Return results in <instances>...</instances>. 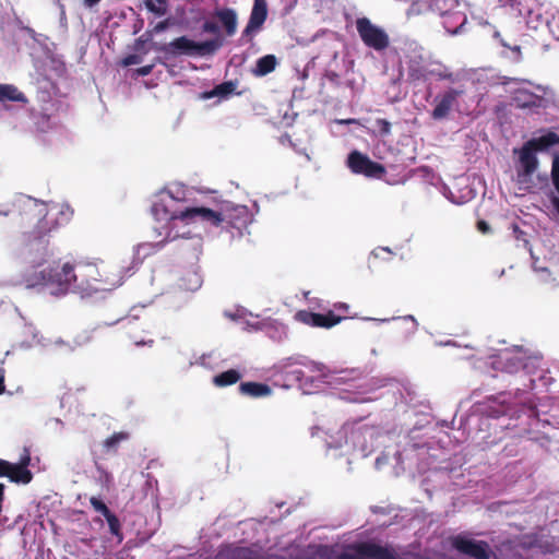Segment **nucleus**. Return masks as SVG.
I'll return each instance as SVG.
<instances>
[{
	"instance_id": "58836bf2",
	"label": "nucleus",
	"mask_w": 559,
	"mask_h": 559,
	"mask_svg": "<svg viewBox=\"0 0 559 559\" xmlns=\"http://www.w3.org/2000/svg\"><path fill=\"white\" fill-rule=\"evenodd\" d=\"M308 357L302 355H295L286 357L278 362V368L285 370L294 365L307 366Z\"/></svg>"
},
{
	"instance_id": "f03ea898",
	"label": "nucleus",
	"mask_w": 559,
	"mask_h": 559,
	"mask_svg": "<svg viewBox=\"0 0 559 559\" xmlns=\"http://www.w3.org/2000/svg\"><path fill=\"white\" fill-rule=\"evenodd\" d=\"M98 276L99 272L91 263L72 264L66 262L62 265L57 264L35 272L26 277L25 282L27 288L40 286L43 292L55 297H63L69 293H73L80 294L82 298H85L97 292L112 289L96 286L94 283L102 282Z\"/></svg>"
},
{
	"instance_id": "864d4df0",
	"label": "nucleus",
	"mask_w": 559,
	"mask_h": 559,
	"mask_svg": "<svg viewBox=\"0 0 559 559\" xmlns=\"http://www.w3.org/2000/svg\"><path fill=\"white\" fill-rule=\"evenodd\" d=\"M318 381L321 382L320 377L319 378H314V377H306L305 376L302 382L300 383V386L302 389H306V388H317L316 383Z\"/></svg>"
},
{
	"instance_id": "c85d7f7f",
	"label": "nucleus",
	"mask_w": 559,
	"mask_h": 559,
	"mask_svg": "<svg viewBox=\"0 0 559 559\" xmlns=\"http://www.w3.org/2000/svg\"><path fill=\"white\" fill-rule=\"evenodd\" d=\"M430 11L439 14V16H443L450 10L461 7H466L465 3H461L459 0H428Z\"/></svg>"
},
{
	"instance_id": "79ce46f5",
	"label": "nucleus",
	"mask_w": 559,
	"mask_h": 559,
	"mask_svg": "<svg viewBox=\"0 0 559 559\" xmlns=\"http://www.w3.org/2000/svg\"><path fill=\"white\" fill-rule=\"evenodd\" d=\"M152 39H153L152 32L146 31L145 33H143L140 37H138L134 40V46H133L134 50L135 51H142V52L146 53L145 45L147 43H151Z\"/></svg>"
},
{
	"instance_id": "bf43d9fd",
	"label": "nucleus",
	"mask_w": 559,
	"mask_h": 559,
	"mask_svg": "<svg viewBox=\"0 0 559 559\" xmlns=\"http://www.w3.org/2000/svg\"><path fill=\"white\" fill-rule=\"evenodd\" d=\"M264 322H251L246 321V329L247 330H253V331H261L264 328Z\"/></svg>"
},
{
	"instance_id": "a878e982",
	"label": "nucleus",
	"mask_w": 559,
	"mask_h": 559,
	"mask_svg": "<svg viewBox=\"0 0 559 559\" xmlns=\"http://www.w3.org/2000/svg\"><path fill=\"white\" fill-rule=\"evenodd\" d=\"M277 66V58L274 55H265L260 57L252 69V74L262 78L273 72Z\"/></svg>"
},
{
	"instance_id": "a211bd4d",
	"label": "nucleus",
	"mask_w": 559,
	"mask_h": 559,
	"mask_svg": "<svg viewBox=\"0 0 559 559\" xmlns=\"http://www.w3.org/2000/svg\"><path fill=\"white\" fill-rule=\"evenodd\" d=\"M465 7L453 8L447 14L441 16L442 26L450 35H459L464 33V27L467 24V16L464 12Z\"/></svg>"
},
{
	"instance_id": "c03bdc74",
	"label": "nucleus",
	"mask_w": 559,
	"mask_h": 559,
	"mask_svg": "<svg viewBox=\"0 0 559 559\" xmlns=\"http://www.w3.org/2000/svg\"><path fill=\"white\" fill-rule=\"evenodd\" d=\"M443 195L453 204H456V205H462L464 203H466L469 199H472L474 195H469V197H464V195H461V197H456L451 190L450 188H444V191H443Z\"/></svg>"
},
{
	"instance_id": "412c9836",
	"label": "nucleus",
	"mask_w": 559,
	"mask_h": 559,
	"mask_svg": "<svg viewBox=\"0 0 559 559\" xmlns=\"http://www.w3.org/2000/svg\"><path fill=\"white\" fill-rule=\"evenodd\" d=\"M238 390L240 394L253 399L266 397L273 393L272 388L267 383L258 381L240 382Z\"/></svg>"
},
{
	"instance_id": "4c0bfd02",
	"label": "nucleus",
	"mask_w": 559,
	"mask_h": 559,
	"mask_svg": "<svg viewBox=\"0 0 559 559\" xmlns=\"http://www.w3.org/2000/svg\"><path fill=\"white\" fill-rule=\"evenodd\" d=\"M429 73L433 76H437L440 80H448L451 83H455L457 81V75L453 72L449 71L448 68L439 64L436 68H432Z\"/></svg>"
},
{
	"instance_id": "09e8293b",
	"label": "nucleus",
	"mask_w": 559,
	"mask_h": 559,
	"mask_svg": "<svg viewBox=\"0 0 559 559\" xmlns=\"http://www.w3.org/2000/svg\"><path fill=\"white\" fill-rule=\"evenodd\" d=\"M374 124L377 126L379 133L381 135H389L391 133V122L383 118H378L374 121Z\"/></svg>"
},
{
	"instance_id": "8fccbe9b",
	"label": "nucleus",
	"mask_w": 559,
	"mask_h": 559,
	"mask_svg": "<svg viewBox=\"0 0 559 559\" xmlns=\"http://www.w3.org/2000/svg\"><path fill=\"white\" fill-rule=\"evenodd\" d=\"M53 3L58 7L59 10V23L60 26L66 28L67 27V14H66V8L61 0H52Z\"/></svg>"
},
{
	"instance_id": "7ed1b4c3",
	"label": "nucleus",
	"mask_w": 559,
	"mask_h": 559,
	"mask_svg": "<svg viewBox=\"0 0 559 559\" xmlns=\"http://www.w3.org/2000/svg\"><path fill=\"white\" fill-rule=\"evenodd\" d=\"M21 209L22 221L28 225H33L32 231H25L20 238V242L14 249L15 258L24 264L32 267L43 265L53 255L52 249L49 248L47 222L45 221L47 211L44 202L27 195L17 198Z\"/></svg>"
},
{
	"instance_id": "f8f14e48",
	"label": "nucleus",
	"mask_w": 559,
	"mask_h": 559,
	"mask_svg": "<svg viewBox=\"0 0 559 559\" xmlns=\"http://www.w3.org/2000/svg\"><path fill=\"white\" fill-rule=\"evenodd\" d=\"M347 167L354 174L369 178H381L385 174V167L357 150H353L346 159Z\"/></svg>"
},
{
	"instance_id": "f704fd0d",
	"label": "nucleus",
	"mask_w": 559,
	"mask_h": 559,
	"mask_svg": "<svg viewBox=\"0 0 559 559\" xmlns=\"http://www.w3.org/2000/svg\"><path fill=\"white\" fill-rule=\"evenodd\" d=\"M105 520L108 524V528L111 535L117 537L118 543H121L123 539V534L121 532V523L118 516L114 512H111L105 516Z\"/></svg>"
},
{
	"instance_id": "680f3d73",
	"label": "nucleus",
	"mask_w": 559,
	"mask_h": 559,
	"mask_svg": "<svg viewBox=\"0 0 559 559\" xmlns=\"http://www.w3.org/2000/svg\"><path fill=\"white\" fill-rule=\"evenodd\" d=\"M136 318H138V316H136V314H129V316H127V317L119 318V319H117V320H115V321H111V322H105V323H104V325L112 326V325H115V324H117V323H119V322H122V321H126V320H127L128 322H130L131 320L136 319Z\"/></svg>"
},
{
	"instance_id": "423d86ee",
	"label": "nucleus",
	"mask_w": 559,
	"mask_h": 559,
	"mask_svg": "<svg viewBox=\"0 0 559 559\" xmlns=\"http://www.w3.org/2000/svg\"><path fill=\"white\" fill-rule=\"evenodd\" d=\"M540 355L523 356L509 352L498 355L492 365L496 369L506 373H518L523 371L528 377V383H524V391L546 389L550 384L551 377L548 371L540 369Z\"/></svg>"
},
{
	"instance_id": "0eeeda50",
	"label": "nucleus",
	"mask_w": 559,
	"mask_h": 559,
	"mask_svg": "<svg viewBox=\"0 0 559 559\" xmlns=\"http://www.w3.org/2000/svg\"><path fill=\"white\" fill-rule=\"evenodd\" d=\"M211 212L214 216L202 217L200 223L230 233V239L241 238L243 230L252 223V215L246 205L226 202L219 211L211 209Z\"/></svg>"
},
{
	"instance_id": "f257e3e1",
	"label": "nucleus",
	"mask_w": 559,
	"mask_h": 559,
	"mask_svg": "<svg viewBox=\"0 0 559 559\" xmlns=\"http://www.w3.org/2000/svg\"><path fill=\"white\" fill-rule=\"evenodd\" d=\"M189 190L183 183H171L158 191L152 199L151 214L158 226L153 227L156 237H163L155 242L138 245L135 249V265L141 263L153 252L162 250L166 243L182 240L181 250H193L198 258L202 246V238L190 228L201 222L202 217H213L214 214L206 206L188 205Z\"/></svg>"
},
{
	"instance_id": "dca6fc26",
	"label": "nucleus",
	"mask_w": 559,
	"mask_h": 559,
	"mask_svg": "<svg viewBox=\"0 0 559 559\" xmlns=\"http://www.w3.org/2000/svg\"><path fill=\"white\" fill-rule=\"evenodd\" d=\"M31 460L29 450L24 448L19 461L15 463L11 462L10 472L7 475L9 480L20 485L29 484L33 479V473L28 468Z\"/></svg>"
},
{
	"instance_id": "473e14b6",
	"label": "nucleus",
	"mask_w": 559,
	"mask_h": 559,
	"mask_svg": "<svg viewBox=\"0 0 559 559\" xmlns=\"http://www.w3.org/2000/svg\"><path fill=\"white\" fill-rule=\"evenodd\" d=\"M129 438L127 432L120 431L115 432L110 437L104 440L103 448L107 453H116L120 443Z\"/></svg>"
},
{
	"instance_id": "72a5a7b5",
	"label": "nucleus",
	"mask_w": 559,
	"mask_h": 559,
	"mask_svg": "<svg viewBox=\"0 0 559 559\" xmlns=\"http://www.w3.org/2000/svg\"><path fill=\"white\" fill-rule=\"evenodd\" d=\"M144 5L147 11L160 17L167 13L168 0H144Z\"/></svg>"
},
{
	"instance_id": "e2e57ef3",
	"label": "nucleus",
	"mask_w": 559,
	"mask_h": 559,
	"mask_svg": "<svg viewBox=\"0 0 559 559\" xmlns=\"http://www.w3.org/2000/svg\"><path fill=\"white\" fill-rule=\"evenodd\" d=\"M3 360L0 361V395L5 392V384H4V378H5V370L2 367Z\"/></svg>"
},
{
	"instance_id": "aec40b11",
	"label": "nucleus",
	"mask_w": 559,
	"mask_h": 559,
	"mask_svg": "<svg viewBox=\"0 0 559 559\" xmlns=\"http://www.w3.org/2000/svg\"><path fill=\"white\" fill-rule=\"evenodd\" d=\"M32 60L37 74L36 85L38 100L47 103L51 99L56 85L47 75L40 72L41 67H39V61L34 57V53H32Z\"/></svg>"
},
{
	"instance_id": "49530a36",
	"label": "nucleus",
	"mask_w": 559,
	"mask_h": 559,
	"mask_svg": "<svg viewBox=\"0 0 559 559\" xmlns=\"http://www.w3.org/2000/svg\"><path fill=\"white\" fill-rule=\"evenodd\" d=\"M143 61V58L139 53H128L121 59V66L122 67H130L140 64Z\"/></svg>"
},
{
	"instance_id": "2eb2a0df",
	"label": "nucleus",
	"mask_w": 559,
	"mask_h": 559,
	"mask_svg": "<svg viewBox=\"0 0 559 559\" xmlns=\"http://www.w3.org/2000/svg\"><path fill=\"white\" fill-rule=\"evenodd\" d=\"M269 10L266 0H253V5L248 23L241 33V40L251 41L261 32L267 19Z\"/></svg>"
},
{
	"instance_id": "774afa93",
	"label": "nucleus",
	"mask_w": 559,
	"mask_h": 559,
	"mask_svg": "<svg viewBox=\"0 0 559 559\" xmlns=\"http://www.w3.org/2000/svg\"><path fill=\"white\" fill-rule=\"evenodd\" d=\"M53 344H55L56 346H66V347H68V350H69V352H73V350H74V348H75V346L70 345L69 343H67L66 341H63V340H62V338H60V337H59V338H57V340L53 342Z\"/></svg>"
},
{
	"instance_id": "9b49d317",
	"label": "nucleus",
	"mask_w": 559,
	"mask_h": 559,
	"mask_svg": "<svg viewBox=\"0 0 559 559\" xmlns=\"http://www.w3.org/2000/svg\"><path fill=\"white\" fill-rule=\"evenodd\" d=\"M356 29L362 43L374 50H383L390 44L386 32L366 16L356 20Z\"/></svg>"
},
{
	"instance_id": "a19ab883",
	"label": "nucleus",
	"mask_w": 559,
	"mask_h": 559,
	"mask_svg": "<svg viewBox=\"0 0 559 559\" xmlns=\"http://www.w3.org/2000/svg\"><path fill=\"white\" fill-rule=\"evenodd\" d=\"M307 368L310 369V371L312 372H320V379H321V383H325L326 382V378H328V373L325 372L326 371V366L322 362H319V361H314V360H311L308 358V361H307Z\"/></svg>"
},
{
	"instance_id": "2f4dec72",
	"label": "nucleus",
	"mask_w": 559,
	"mask_h": 559,
	"mask_svg": "<svg viewBox=\"0 0 559 559\" xmlns=\"http://www.w3.org/2000/svg\"><path fill=\"white\" fill-rule=\"evenodd\" d=\"M202 275L193 270L181 278L180 287L186 290L195 292L202 286Z\"/></svg>"
},
{
	"instance_id": "5fc2aeb1",
	"label": "nucleus",
	"mask_w": 559,
	"mask_h": 559,
	"mask_svg": "<svg viewBox=\"0 0 559 559\" xmlns=\"http://www.w3.org/2000/svg\"><path fill=\"white\" fill-rule=\"evenodd\" d=\"M547 197L554 213L559 216V197H556L554 192H549Z\"/></svg>"
},
{
	"instance_id": "6e6d98bb",
	"label": "nucleus",
	"mask_w": 559,
	"mask_h": 559,
	"mask_svg": "<svg viewBox=\"0 0 559 559\" xmlns=\"http://www.w3.org/2000/svg\"><path fill=\"white\" fill-rule=\"evenodd\" d=\"M23 31L28 35V37L34 41L35 39H40V40H45V35L44 34H40V33H37L35 29H33L32 27H24Z\"/></svg>"
},
{
	"instance_id": "9d476101",
	"label": "nucleus",
	"mask_w": 559,
	"mask_h": 559,
	"mask_svg": "<svg viewBox=\"0 0 559 559\" xmlns=\"http://www.w3.org/2000/svg\"><path fill=\"white\" fill-rule=\"evenodd\" d=\"M452 547L461 555L472 559H500L490 544L466 534H457L452 538Z\"/></svg>"
},
{
	"instance_id": "37998d69",
	"label": "nucleus",
	"mask_w": 559,
	"mask_h": 559,
	"mask_svg": "<svg viewBox=\"0 0 559 559\" xmlns=\"http://www.w3.org/2000/svg\"><path fill=\"white\" fill-rule=\"evenodd\" d=\"M90 503L93 509L100 513L104 518L111 513L112 511L107 507V504L98 497H92L90 499Z\"/></svg>"
},
{
	"instance_id": "ea45409f",
	"label": "nucleus",
	"mask_w": 559,
	"mask_h": 559,
	"mask_svg": "<svg viewBox=\"0 0 559 559\" xmlns=\"http://www.w3.org/2000/svg\"><path fill=\"white\" fill-rule=\"evenodd\" d=\"M96 473L97 475L95 476L97 483L102 486V487H105V488H108L109 485L111 484L112 481V476L109 472H107L102 465L99 464H96Z\"/></svg>"
},
{
	"instance_id": "13d9d810",
	"label": "nucleus",
	"mask_w": 559,
	"mask_h": 559,
	"mask_svg": "<svg viewBox=\"0 0 559 559\" xmlns=\"http://www.w3.org/2000/svg\"><path fill=\"white\" fill-rule=\"evenodd\" d=\"M10 467L11 462L0 459V477H7Z\"/></svg>"
},
{
	"instance_id": "a18cd8bd",
	"label": "nucleus",
	"mask_w": 559,
	"mask_h": 559,
	"mask_svg": "<svg viewBox=\"0 0 559 559\" xmlns=\"http://www.w3.org/2000/svg\"><path fill=\"white\" fill-rule=\"evenodd\" d=\"M247 314L249 316H253L252 312H249L246 308L243 307H238L235 311H229V310H225L224 311V316L233 321H237L243 317H246Z\"/></svg>"
},
{
	"instance_id": "39448f33",
	"label": "nucleus",
	"mask_w": 559,
	"mask_h": 559,
	"mask_svg": "<svg viewBox=\"0 0 559 559\" xmlns=\"http://www.w3.org/2000/svg\"><path fill=\"white\" fill-rule=\"evenodd\" d=\"M381 438L383 436L376 427L358 421L345 424L335 436H330L325 442L329 449L344 448L343 454L365 459L376 450Z\"/></svg>"
},
{
	"instance_id": "338daca9",
	"label": "nucleus",
	"mask_w": 559,
	"mask_h": 559,
	"mask_svg": "<svg viewBox=\"0 0 559 559\" xmlns=\"http://www.w3.org/2000/svg\"><path fill=\"white\" fill-rule=\"evenodd\" d=\"M477 228L483 234H487L490 230L489 224L486 221H483V219L477 222Z\"/></svg>"
},
{
	"instance_id": "052dcab7",
	"label": "nucleus",
	"mask_w": 559,
	"mask_h": 559,
	"mask_svg": "<svg viewBox=\"0 0 559 559\" xmlns=\"http://www.w3.org/2000/svg\"><path fill=\"white\" fill-rule=\"evenodd\" d=\"M325 78L331 82L332 84L340 85V75L335 71H328L325 73Z\"/></svg>"
},
{
	"instance_id": "1a4fd4ad",
	"label": "nucleus",
	"mask_w": 559,
	"mask_h": 559,
	"mask_svg": "<svg viewBox=\"0 0 559 559\" xmlns=\"http://www.w3.org/2000/svg\"><path fill=\"white\" fill-rule=\"evenodd\" d=\"M337 559H428L415 554L397 555L389 546L372 540L355 543L344 549Z\"/></svg>"
},
{
	"instance_id": "7c9ffc66",
	"label": "nucleus",
	"mask_w": 559,
	"mask_h": 559,
	"mask_svg": "<svg viewBox=\"0 0 559 559\" xmlns=\"http://www.w3.org/2000/svg\"><path fill=\"white\" fill-rule=\"evenodd\" d=\"M201 29L203 33L212 34L214 35L210 39H217L221 44L218 46V50L224 46L225 44V36L222 33L221 26L218 25L217 20H211L207 19L203 22Z\"/></svg>"
},
{
	"instance_id": "b1692460",
	"label": "nucleus",
	"mask_w": 559,
	"mask_h": 559,
	"mask_svg": "<svg viewBox=\"0 0 559 559\" xmlns=\"http://www.w3.org/2000/svg\"><path fill=\"white\" fill-rule=\"evenodd\" d=\"M29 48L32 49V53H34V57L38 59L39 61V67H41V60H40V57H37L36 56V49H38V51H40L41 56L47 59V60H50L51 62H56V57H55V44L51 43L49 40V38L45 35V40H40L39 38L38 39H35L33 41V45H29Z\"/></svg>"
},
{
	"instance_id": "4be33fe9",
	"label": "nucleus",
	"mask_w": 559,
	"mask_h": 559,
	"mask_svg": "<svg viewBox=\"0 0 559 559\" xmlns=\"http://www.w3.org/2000/svg\"><path fill=\"white\" fill-rule=\"evenodd\" d=\"M236 88H237V81H231V80L224 81V82L215 85L212 90L202 92L200 95V98L204 99V100L211 99L214 97H218L221 99H226L235 93Z\"/></svg>"
},
{
	"instance_id": "69168bd1",
	"label": "nucleus",
	"mask_w": 559,
	"mask_h": 559,
	"mask_svg": "<svg viewBox=\"0 0 559 559\" xmlns=\"http://www.w3.org/2000/svg\"><path fill=\"white\" fill-rule=\"evenodd\" d=\"M388 464V456L385 454H381L377 456L374 466L376 468H381L383 465Z\"/></svg>"
},
{
	"instance_id": "0e129e2a",
	"label": "nucleus",
	"mask_w": 559,
	"mask_h": 559,
	"mask_svg": "<svg viewBox=\"0 0 559 559\" xmlns=\"http://www.w3.org/2000/svg\"><path fill=\"white\" fill-rule=\"evenodd\" d=\"M211 357V354H202L195 361H191L190 365H199L202 367H207V358Z\"/></svg>"
},
{
	"instance_id": "4d7b16f0",
	"label": "nucleus",
	"mask_w": 559,
	"mask_h": 559,
	"mask_svg": "<svg viewBox=\"0 0 559 559\" xmlns=\"http://www.w3.org/2000/svg\"><path fill=\"white\" fill-rule=\"evenodd\" d=\"M153 69H154V64L153 63L152 64H146V66H142V67L138 68L135 70V73H136L138 76H147V75H150L152 73Z\"/></svg>"
},
{
	"instance_id": "20e7f679",
	"label": "nucleus",
	"mask_w": 559,
	"mask_h": 559,
	"mask_svg": "<svg viewBox=\"0 0 559 559\" xmlns=\"http://www.w3.org/2000/svg\"><path fill=\"white\" fill-rule=\"evenodd\" d=\"M551 152L550 178L556 197H559V134L551 129L543 130L538 136L525 141L522 146L512 150L514 156L515 181L520 188L533 186V176L539 167L538 153Z\"/></svg>"
},
{
	"instance_id": "ddd939ff",
	"label": "nucleus",
	"mask_w": 559,
	"mask_h": 559,
	"mask_svg": "<svg viewBox=\"0 0 559 559\" xmlns=\"http://www.w3.org/2000/svg\"><path fill=\"white\" fill-rule=\"evenodd\" d=\"M465 94L462 87H449L443 93L438 94L433 99V109L430 117L436 121H441L449 117L450 112L459 107V98Z\"/></svg>"
},
{
	"instance_id": "5701e85b",
	"label": "nucleus",
	"mask_w": 559,
	"mask_h": 559,
	"mask_svg": "<svg viewBox=\"0 0 559 559\" xmlns=\"http://www.w3.org/2000/svg\"><path fill=\"white\" fill-rule=\"evenodd\" d=\"M519 108H539L546 107L545 98L525 90H519L515 96Z\"/></svg>"
},
{
	"instance_id": "c9c22d12",
	"label": "nucleus",
	"mask_w": 559,
	"mask_h": 559,
	"mask_svg": "<svg viewBox=\"0 0 559 559\" xmlns=\"http://www.w3.org/2000/svg\"><path fill=\"white\" fill-rule=\"evenodd\" d=\"M493 38L499 40L500 45L507 49H509L511 51V58L513 60H520V57H521V46L515 44V43H509L503 37H501V34L500 32L498 31H495L493 32Z\"/></svg>"
},
{
	"instance_id": "6ab92c4d",
	"label": "nucleus",
	"mask_w": 559,
	"mask_h": 559,
	"mask_svg": "<svg viewBox=\"0 0 559 559\" xmlns=\"http://www.w3.org/2000/svg\"><path fill=\"white\" fill-rule=\"evenodd\" d=\"M213 16L217 20L221 29L225 32L226 36L231 37L236 34L238 14L235 9L228 7L216 8Z\"/></svg>"
},
{
	"instance_id": "de8ad7c7",
	"label": "nucleus",
	"mask_w": 559,
	"mask_h": 559,
	"mask_svg": "<svg viewBox=\"0 0 559 559\" xmlns=\"http://www.w3.org/2000/svg\"><path fill=\"white\" fill-rule=\"evenodd\" d=\"M72 211L69 205H62L60 209H58V214L60 215V218H57L58 225H63L68 223L72 216Z\"/></svg>"
},
{
	"instance_id": "cd10ccee",
	"label": "nucleus",
	"mask_w": 559,
	"mask_h": 559,
	"mask_svg": "<svg viewBox=\"0 0 559 559\" xmlns=\"http://www.w3.org/2000/svg\"><path fill=\"white\" fill-rule=\"evenodd\" d=\"M15 102L26 104V96L12 84L0 83V103Z\"/></svg>"
},
{
	"instance_id": "f3484780",
	"label": "nucleus",
	"mask_w": 559,
	"mask_h": 559,
	"mask_svg": "<svg viewBox=\"0 0 559 559\" xmlns=\"http://www.w3.org/2000/svg\"><path fill=\"white\" fill-rule=\"evenodd\" d=\"M295 319L299 322H302L309 326L313 328H325L330 329L335 326L341 322V318L335 316L332 311L326 314L308 311V310H299L295 314Z\"/></svg>"
},
{
	"instance_id": "3c124183",
	"label": "nucleus",
	"mask_w": 559,
	"mask_h": 559,
	"mask_svg": "<svg viewBox=\"0 0 559 559\" xmlns=\"http://www.w3.org/2000/svg\"><path fill=\"white\" fill-rule=\"evenodd\" d=\"M486 413H487L490 417L499 418L500 416L506 415L507 409H506V407H504V406H502V405H498V406H495V407H489L488 409H486Z\"/></svg>"
},
{
	"instance_id": "393cba45",
	"label": "nucleus",
	"mask_w": 559,
	"mask_h": 559,
	"mask_svg": "<svg viewBox=\"0 0 559 559\" xmlns=\"http://www.w3.org/2000/svg\"><path fill=\"white\" fill-rule=\"evenodd\" d=\"M228 559H286L283 556L270 554L261 555L249 547H236L227 557Z\"/></svg>"
},
{
	"instance_id": "bb28decb",
	"label": "nucleus",
	"mask_w": 559,
	"mask_h": 559,
	"mask_svg": "<svg viewBox=\"0 0 559 559\" xmlns=\"http://www.w3.org/2000/svg\"><path fill=\"white\" fill-rule=\"evenodd\" d=\"M242 378L241 372L238 369L230 368L222 371L212 378V383L217 388H226L236 384Z\"/></svg>"
},
{
	"instance_id": "6e6552de",
	"label": "nucleus",
	"mask_w": 559,
	"mask_h": 559,
	"mask_svg": "<svg viewBox=\"0 0 559 559\" xmlns=\"http://www.w3.org/2000/svg\"><path fill=\"white\" fill-rule=\"evenodd\" d=\"M219 44L217 39L194 40L187 35H182L169 43H152V49L173 58L181 56L205 58L215 55L218 51Z\"/></svg>"
},
{
	"instance_id": "603ef678",
	"label": "nucleus",
	"mask_w": 559,
	"mask_h": 559,
	"mask_svg": "<svg viewBox=\"0 0 559 559\" xmlns=\"http://www.w3.org/2000/svg\"><path fill=\"white\" fill-rule=\"evenodd\" d=\"M170 25H171L170 20L166 19V20L157 22L151 32H152V34H159V33H163L166 29H168Z\"/></svg>"
},
{
	"instance_id": "4468645a",
	"label": "nucleus",
	"mask_w": 559,
	"mask_h": 559,
	"mask_svg": "<svg viewBox=\"0 0 559 559\" xmlns=\"http://www.w3.org/2000/svg\"><path fill=\"white\" fill-rule=\"evenodd\" d=\"M403 391L404 392H400V395L404 403L408 405L411 408L406 411V414L408 415V417H411L412 415L418 417L417 420L413 424V426L409 427L407 430L409 432L420 430L430 424V416L428 413L424 411L417 412L416 407L423 406L427 408V405H425L424 401L418 399L416 392L414 391L413 386L409 383L403 384Z\"/></svg>"
},
{
	"instance_id": "c756f323",
	"label": "nucleus",
	"mask_w": 559,
	"mask_h": 559,
	"mask_svg": "<svg viewBox=\"0 0 559 559\" xmlns=\"http://www.w3.org/2000/svg\"><path fill=\"white\" fill-rule=\"evenodd\" d=\"M364 320L366 321H374L377 323H386V322H390V321H394V320H403V321H411L412 322V328L408 329L406 332H405V337L406 338H411L412 336L415 335L416 331H417V328H418V321L416 320V318L413 316V314H406V316H401V317H392V318H384V319H376V318H364Z\"/></svg>"
},
{
	"instance_id": "e433bc0d",
	"label": "nucleus",
	"mask_w": 559,
	"mask_h": 559,
	"mask_svg": "<svg viewBox=\"0 0 559 559\" xmlns=\"http://www.w3.org/2000/svg\"><path fill=\"white\" fill-rule=\"evenodd\" d=\"M430 11L429 1L416 0L413 1L409 8L406 10L407 17L417 16Z\"/></svg>"
}]
</instances>
